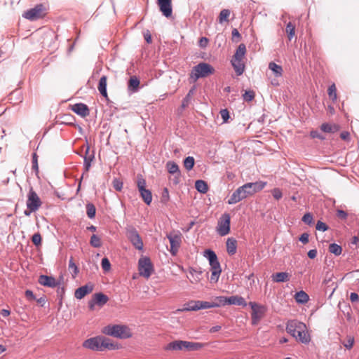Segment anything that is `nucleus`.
<instances>
[{
  "label": "nucleus",
  "instance_id": "f257e3e1",
  "mask_svg": "<svg viewBox=\"0 0 359 359\" xmlns=\"http://www.w3.org/2000/svg\"><path fill=\"white\" fill-rule=\"evenodd\" d=\"M306 325L296 320H290L287 323L286 331L302 344H309L311 341L309 334L306 331Z\"/></svg>",
  "mask_w": 359,
  "mask_h": 359
},
{
  "label": "nucleus",
  "instance_id": "f03ea898",
  "mask_svg": "<svg viewBox=\"0 0 359 359\" xmlns=\"http://www.w3.org/2000/svg\"><path fill=\"white\" fill-rule=\"evenodd\" d=\"M83 346L92 351H103L106 349H115L116 345L111 343L110 339L98 336L85 340L83 343Z\"/></svg>",
  "mask_w": 359,
  "mask_h": 359
},
{
  "label": "nucleus",
  "instance_id": "7ed1b4c3",
  "mask_svg": "<svg viewBox=\"0 0 359 359\" xmlns=\"http://www.w3.org/2000/svg\"><path fill=\"white\" fill-rule=\"evenodd\" d=\"M102 332L118 339H128L132 337L130 329L125 325H109L103 328Z\"/></svg>",
  "mask_w": 359,
  "mask_h": 359
},
{
  "label": "nucleus",
  "instance_id": "20e7f679",
  "mask_svg": "<svg viewBox=\"0 0 359 359\" xmlns=\"http://www.w3.org/2000/svg\"><path fill=\"white\" fill-rule=\"evenodd\" d=\"M204 257H206L210 266V271L212 272L211 274V281L214 283H217L219 280V276L222 273V269L220 264L218 261L217 255L212 250H205L204 251Z\"/></svg>",
  "mask_w": 359,
  "mask_h": 359
},
{
  "label": "nucleus",
  "instance_id": "39448f33",
  "mask_svg": "<svg viewBox=\"0 0 359 359\" xmlns=\"http://www.w3.org/2000/svg\"><path fill=\"white\" fill-rule=\"evenodd\" d=\"M215 72V69L208 63L201 62L194 66L191 72L190 78L196 81L200 78H205Z\"/></svg>",
  "mask_w": 359,
  "mask_h": 359
},
{
  "label": "nucleus",
  "instance_id": "423d86ee",
  "mask_svg": "<svg viewBox=\"0 0 359 359\" xmlns=\"http://www.w3.org/2000/svg\"><path fill=\"white\" fill-rule=\"evenodd\" d=\"M126 235L135 248L138 250H143V241L138 231L133 226L128 225L126 227Z\"/></svg>",
  "mask_w": 359,
  "mask_h": 359
},
{
  "label": "nucleus",
  "instance_id": "0eeeda50",
  "mask_svg": "<svg viewBox=\"0 0 359 359\" xmlns=\"http://www.w3.org/2000/svg\"><path fill=\"white\" fill-rule=\"evenodd\" d=\"M138 271L141 276L148 279L154 272V266L147 257H142L138 261Z\"/></svg>",
  "mask_w": 359,
  "mask_h": 359
},
{
  "label": "nucleus",
  "instance_id": "6e6552de",
  "mask_svg": "<svg viewBox=\"0 0 359 359\" xmlns=\"http://www.w3.org/2000/svg\"><path fill=\"white\" fill-rule=\"evenodd\" d=\"M137 186L142 198L147 205H150L152 201V194L150 190L146 189V181L142 177H138Z\"/></svg>",
  "mask_w": 359,
  "mask_h": 359
},
{
  "label": "nucleus",
  "instance_id": "1a4fd4ad",
  "mask_svg": "<svg viewBox=\"0 0 359 359\" xmlns=\"http://www.w3.org/2000/svg\"><path fill=\"white\" fill-rule=\"evenodd\" d=\"M167 238L170 244V252L172 255H176L182 243V234L179 232L170 233L167 234Z\"/></svg>",
  "mask_w": 359,
  "mask_h": 359
},
{
  "label": "nucleus",
  "instance_id": "9d476101",
  "mask_svg": "<svg viewBox=\"0 0 359 359\" xmlns=\"http://www.w3.org/2000/svg\"><path fill=\"white\" fill-rule=\"evenodd\" d=\"M41 201L37 194L31 187L27 194V208L31 211H36L41 205Z\"/></svg>",
  "mask_w": 359,
  "mask_h": 359
},
{
  "label": "nucleus",
  "instance_id": "9b49d317",
  "mask_svg": "<svg viewBox=\"0 0 359 359\" xmlns=\"http://www.w3.org/2000/svg\"><path fill=\"white\" fill-rule=\"evenodd\" d=\"M44 15V9L42 4H38L34 8L24 12L22 17L29 20H36Z\"/></svg>",
  "mask_w": 359,
  "mask_h": 359
},
{
  "label": "nucleus",
  "instance_id": "f8f14e48",
  "mask_svg": "<svg viewBox=\"0 0 359 359\" xmlns=\"http://www.w3.org/2000/svg\"><path fill=\"white\" fill-rule=\"evenodd\" d=\"M230 215L227 213L222 215L218 222L217 233L222 236L227 235L230 231Z\"/></svg>",
  "mask_w": 359,
  "mask_h": 359
},
{
  "label": "nucleus",
  "instance_id": "ddd939ff",
  "mask_svg": "<svg viewBox=\"0 0 359 359\" xmlns=\"http://www.w3.org/2000/svg\"><path fill=\"white\" fill-rule=\"evenodd\" d=\"M266 185V182L261 181L256 182H249L243 185V191L246 194V198L249 196H252L254 194L262 190Z\"/></svg>",
  "mask_w": 359,
  "mask_h": 359
},
{
  "label": "nucleus",
  "instance_id": "4468645a",
  "mask_svg": "<svg viewBox=\"0 0 359 359\" xmlns=\"http://www.w3.org/2000/svg\"><path fill=\"white\" fill-rule=\"evenodd\" d=\"M250 306L252 309V323L253 325L257 324L260 319L263 317L265 311V308L262 306L257 304L255 302H250Z\"/></svg>",
  "mask_w": 359,
  "mask_h": 359
},
{
  "label": "nucleus",
  "instance_id": "2eb2a0df",
  "mask_svg": "<svg viewBox=\"0 0 359 359\" xmlns=\"http://www.w3.org/2000/svg\"><path fill=\"white\" fill-rule=\"evenodd\" d=\"M159 10L165 18L171 17L172 14L171 0H157Z\"/></svg>",
  "mask_w": 359,
  "mask_h": 359
},
{
  "label": "nucleus",
  "instance_id": "dca6fc26",
  "mask_svg": "<svg viewBox=\"0 0 359 359\" xmlns=\"http://www.w3.org/2000/svg\"><path fill=\"white\" fill-rule=\"evenodd\" d=\"M245 198H246V194H245L243 188L241 186L238 187L235 191H233L228 201V203L230 205L235 204Z\"/></svg>",
  "mask_w": 359,
  "mask_h": 359
},
{
  "label": "nucleus",
  "instance_id": "f3484780",
  "mask_svg": "<svg viewBox=\"0 0 359 359\" xmlns=\"http://www.w3.org/2000/svg\"><path fill=\"white\" fill-rule=\"evenodd\" d=\"M71 109L76 114L84 118L89 115L88 107L83 103H76L71 106Z\"/></svg>",
  "mask_w": 359,
  "mask_h": 359
},
{
  "label": "nucleus",
  "instance_id": "a211bd4d",
  "mask_svg": "<svg viewBox=\"0 0 359 359\" xmlns=\"http://www.w3.org/2000/svg\"><path fill=\"white\" fill-rule=\"evenodd\" d=\"M93 290V285L91 283L86 284L77 288L75 291L74 296L78 299H81L86 294L90 293Z\"/></svg>",
  "mask_w": 359,
  "mask_h": 359
},
{
  "label": "nucleus",
  "instance_id": "6ab92c4d",
  "mask_svg": "<svg viewBox=\"0 0 359 359\" xmlns=\"http://www.w3.org/2000/svg\"><path fill=\"white\" fill-rule=\"evenodd\" d=\"M38 282L41 285L49 287H55L58 285V283L56 281L55 278L46 275H41L39 278Z\"/></svg>",
  "mask_w": 359,
  "mask_h": 359
},
{
  "label": "nucleus",
  "instance_id": "aec40b11",
  "mask_svg": "<svg viewBox=\"0 0 359 359\" xmlns=\"http://www.w3.org/2000/svg\"><path fill=\"white\" fill-rule=\"evenodd\" d=\"M185 349V341L176 340L168 344L164 349L165 351H180Z\"/></svg>",
  "mask_w": 359,
  "mask_h": 359
},
{
  "label": "nucleus",
  "instance_id": "412c9836",
  "mask_svg": "<svg viewBox=\"0 0 359 359\" xmlns=\"http://www.w3.org/2000/svg\"><path fill=\"white\" fill-rule=\"evenodd\" d=\"M90 147L88 145L86 149L85 156H83V165L86 172H88L91 166V162L93 161L95 158L94 151H93L91 154H89Z\"/></svg>",
  "mask_w": 359,
  "mask_h": 359
},
{
  "label": "nucleus",
  "instance_id": "4be33fe9",
  "mask_svg": "<svg viewBox=\"0 0 359 359\" xmlns=\"http://www.w3.org/2000/svg\"><path fill=\"white\" fill-rule=\"evenodd\" d=\"M107 76H104V75L102 76L99 81L97 88H98L100 93L104 97H105L107 100H108V95H107Z\"/></svg>",
  "mask_w": 359,
  "mask_h": 359
},
{
  "label": "nucleus",
  "instance_id": "5701e85b",
  "mask_svg": "<svg viewBox=\"0 0 359 359\" xmlns=\"http://www.w3.org/2000/svg\"><path fill=\"white\" fill-rule=\"evenodd\" d=\"M227 304L229 305H238V306H246L247 302L245 300V299L242 297L239 296H231L227 297Z\"/></svg>",
  "mask_w": 359,
  "mask_h": 359
},
{
  "label": "nucleus",
  "instance_id": "b1692460",
  "mask_svg": "<svg viewBox=\"0 0 359 359\" xmlns=\"http://www.w3.org/2000/svg\"><path fill=\"white\" fill-rule=\"evenodd\" d=\"M231 62L237 76L242 75L245 70V65L243 60L232 59Z\"/></svg>",
  "mask_w": 359,
  "mask_h": 359
},
{
  "label": "nucleus",
  "instance_id": "393cba45",
  "mask_svg": "<svg viewBox=\"0 0 359 359\" xmlns=\"http://www.w3.org/2000/svg\"><path fill=\"white\" fill-rule=\"evenodd\" d=\"M200 310V301H190L184 305V306L178 309V311H191Z\"/></svg>",
  "mask_w": 359,
  "mask_h": 359
},
{
  "label": "nucleus",
  "instance_id": "a878e982",
  "mask_svg": "<svg viewBox=\"0 0 359 359\" xmlns=\"http://www.w3.org/2000/svg\"><path fill=\"white\" fill-rule=\"evenodd\" d=\"M339 125L333 123H324L320 126V130L324 133H334L339 130Z\"/></svg>",
  "mask_w": 359,
  "mask_h": 359
},
{
  "label": "nucleus",
  "instance_id": "bb28decb",
  "mask_svg": "<svg viewBox=\"0 0 359 359\" xmlns=\"http://www.w3.org/2000/svg\"><path fill=\"white\" fill-rule=\"evenodd\" d=\"M271 278L274 282L283 283L290 280V276L287 272H278L272 274Z\"/></svg>",
  "mask_w": 359,
  "mask_h": 359
},
{
  "label": "nucleus",
  "instance_id": "cd10ccee",
  "mask_svg": "<svg viewBox=\"0 0 359 359\" xmlns=\"http://www.w3.org/2000/svg\"><path fill=\"white\" fill-rule=\"evenodd\" d=\"M237 241L233 238H229L226 241V251L229 255H233L236 252Z\"/></svg>",
  "mask_w": 359,
  "mask_h": 359
},
{
  "label": "nucleus",
  "instance_id": "c85d7f7f",
  "mask_svg": "<svg viewBox=\"0 0 359 359\" xmlns=\"http://www.w3.org/2000/svg\"><path fill=\"white\" fill-rule=\"evenodd\" d=\"M166 168L169 173L172 175H177V177L181 176L179 166L174 161H168L166 163Z\"/></svg>",
  "mask_w": 359,
  "mask_h": 359
},
{
  "label": "nucleus",
  "instance_id": "c756f323",
  "mask_svg": "<svg viewBox=\"0 0 359 359\" xmlns=\"http://www.w3.org/2000/svg\"><path fill=\"white\" fill-rule=\"evenodd\" d=\"M93 297L95 300L96 304L100 306L104 305L109 300L108 297L102 292L94 294Z\"/></svg>",
  "mask_w": 359,
  "mask_h": 359
},
{
  "label": "nucleus",
  "instance_id": "7c9ffc66",
  "mask_svg": "<svg viewBox=\"0 0 359 359\" xmlns=\"http://www.w3.org/2000/svg\"><path fill=\"white\" fill-rule=\"evenodd\" d=\"M140 80L135 76H131L128 81V88L131 92H136L138 90Z\"/></svg>",
  "mask_w": 359,
  "mask_h": 359
},
{
  "label": "nucleus",
  "instance_id": "2f4dec72",
  "mask_svg": "<svg viewBox=\"0 0 359 359\" xmlns=\"http://www.w3.org/2000/svg\"><path fill=\"white\" fill-rule=\"evenodd\" d=\"M269 69L271 70L276 77H280L283 74V68L280 65L271 62L269 64Z\"/></svg>",
  "mask_w": 359,
  "mask_h": 359
},
{
  "label": "nucleus",
  "instance_id": "473e14b6",
  "mask_svg": "<svg viewBox=\"0 0 359 359\" xmlns=\"http://www.w3.org/2000/svg\"><path fill=\"white\" fill-rule=\"evenodd\" d=\"M245 53H246V47H245V44L241 43L238 46V48L236 49V53L232 59H236V60L239 59V60H243V58L244 57Z\"/></svg>",
  "mask_w": 359,
  "mask_h": 359
},
{
  "label": "nucleus",
  "instance_id": "72a5a7b5",
  "mask_svg": "<svg viewBox=\"0 0 359 359\" xmlns=\"http://www.w3.org/2000/svg\"><path fill=\"white\" fill-rule=\"evenodd\" d=\"M189 273L192 276V279H190V281L192 283H198L201 280V276L202 274V271H201L197 270V269H194V268H190L189 269Z\"/></svg>",
  "mask_w": 359,
  "mask_h": 359
},
{
  "label": "nucleus",
  "instance_id": "f704fd0d",
  "mask_svg": "<svg viewBox=\"0 0 359 359\" xmlns=\"http://www.w3.org/2000/svg\"><path fill=\"white\" fill-rule=\"evenodd\" d=\"M195 187L198 192L202 194L206 193L208 190V184L202 180H198L196 181Z\"/></svg>",
  "mask_w": 359,
  "mask_h": 359
},
{
  "label": "nucleus",
  "instance_id": "c9c22d12",
  "mask_svg": "<svg viewBox=\"0 0 359 359\" xmlns=\"http://www.w3.org/2000/svg\"><path fill=\"white\" fill-rule=\"evenodd\" d=\"M196 87L193 86L188 92L187 95L183 99L182 102V107L183 109L187 107L191 102L192 95L195 93Z\"/></svg>",
  "mask_w": 359,
  "mask_h": 359
},
{
  "label": "nucleus",
  "instance_id": "e433bc0d",
  "mask_svg": "<svg viewBox=\"0 0 359 359\" xmlns=\"http://www.w3.org/2000/svg\"><path fill=\"white\" fill-rule=\"evenodd\" d=\"M294 297L296 302L300 304L306 303L309 299V295L304 291L302 290L297 292L295 294Z\"/></svg>",
  "mask_w": 359,
  "mask_h": 359
},
{
  "label": "nucleus",
  "instance_id": "4c0bfd02",
  "mask_svg": "<svg viewBox=\"0 0 359 359\" xmlns=\"http://www.w3.org/2000/svg\"><path fill=\"white\" fill-rule=\"evenodd\" d=\"M227 297L219 296L214 299L212 305L214 308L220 307L227 304Z\"/></svg>",
  "mask_w": 359,
  "mask_h": 359
},
{
  "label": "nucleus",
  "instance_id": "58836bf2",
  "mask_svg": "<svg viewBox=\"0 0 359 359\" xmlns=\"http://www.w3.org/2000/svg\"><path fill=\"white\" fill-rule=\"evenodd\" d=\"M68 269L71 271L72 278H75L79 273V269L76 264L74 263L72 257L69 259Z\"/></svg>",
  "mask_w": 359,
  "mask_h": 359
},
{
  "label": "nucleus",
  "instance_id": "ea45409f",
  "mask_svg": "<svg viewBox=\"0 0 359 359\" xmlns=\"http://www.w3.org/2000/svg\"><path fill=\"white\" fill-rule=\"evenodd\" d=\"M230 11L229 9H223L220 11L218 20L220 24H222L224 22H229V17L230 15Z\"/></svg>",
  "mask_w": 359,
  "mask_h": 359
},
{
  "label": "nucleus",
  "instance_id": "a19ab883",
  "mask_svg": "<svg viewBox=\"0 0 359 359\" xmlns=\"http://www.w3.org/2000/svg\"><path fill=\"white\" fill-rule=\"evenodd\" d=\"M285 32L287 34L288 39L291 41L295 35V25L291 22H289L286 25Z\"/></svg>",
  "mask_w": 359,
  "mask_h": 359
},
{
  "label": "nucleus",
  "instance_id": "79ce46f5",
  "mask_svg": "<svg viewBox=\"0 0 359 359\" xmlns=\"http://www.w3.org/2000/svg\"><path fill=\"white\" fill-rule=\"evenodd\" d=\"M203 346V345L201 343L185 341V349L187 350H199Z\"/></svg>",
  "mask_w": 359,
  "mask_h": 359
},
{
  "label": "nucleus",
  "instance_id": "37998d69",
  "mask_svg": "<svg viewBox=\"0 0 359 359\" xmlns=\"http://www.w3.org/2000/svg\"><path fill=\"white\" fill-rule=\"evenodd\" d=\"M329 251L334 255L339 256L341 254L342 248L337 243H332L329 246Z\"/></svg>",
  "mask_w": 359,
  "mask_h": 359
},
{
  "label": "nucleus",
  "instance_id": "c03bdc74",
  "mask_svg": "<svg viewBox=\"0 0 359 359\" xmlns=\"http://www.w3.org/2000/svg\"><path fill=\"white\" fill-rule=\"evenodd\" d=\"M86 214L90 219H93L95 216L96 208L93 203H87L86 206Z\"/></svg>",
  "mask_w": 359,
  "mask_h": 359
},
{
  "label": "nucleus",
  "instance_id": "a18cd8bd",
  "mask_svg": "<svg viewBox=\"0 0 359 359\" xmlns=\"http://www.w3.org/2000/svg\"><path fill=\"white\" fill-rule=\"evenodd\" d=\"M327 93L330 98L333 102H335L337 100V88L334 83L329 86Z\"/></svg>",
  "mask_w": 359,
  "mask_h": 359
},
{
  "label": "nucleus",
  "instance_id": "49530a36",
  "mask_svg": "<svg viewBox=\"0 0 359 359\" xmlns=\"http://www.w3.org/2000/svg\"><path fill=\"white\" fill-rule=\"evenodd\" d=\"M90 244L94 248H100L102 245L101 239L99 236L95 234L92 235Z\"/></svg>",
  "mask_w": 359,
  "mask_h": 359
},
{
  "label": "nucleus",
  "instance_id": "de8ad7c7",
  "mask_svg": "<svg viewBox=\"0 0 359 359\" xmlns=\"http://www.w3.org/2000/svg\"><path fill=\"white\" fill-rule=\"evenodd\" d=\"M184 165L188 170H191L194 165V158L192 156L187 157L184 161Z\"/></svg>",
  "mask_w": 359,
  "mask_h": 359
},
{
  "label": "nucleus",
  "instance_id": "09e8293b",
  "mask_svg": "<svg viewBox=\"0 0 359 359\" xmlns=\"http://www.w3.org/2000/svg\"><path fill=\"white\" fill-rule=\"evenodd\" d=\"M255 94L253 90H246L243 95V100L246 102H250L255 98Z\"/></svg>",
  "mask_w": 359,
  "mask_h": 359
},
{
  "label": "nucleus",
  "instance_id": "8fccbe9b",
  "mask_svg": "<svg viewBox=\"0 0 359 359\" xmlns=\"http://www.w3.org/2000/svg\"><path fill=\"white\" fill-rule=\"evenodd\" d=\"M302 222H304L305 224H309V225H311L313 224V215L310 212H307L306 213L302 219Z\"/></svg>",
  "mask_w": 359,
  "mask_h": 359
},
{
  "label": "nucleus",
  "instance_id": "3c124183",
  "mask_svg": "<svg viewBox=\"0 0 359 359\" xmlns=\"http://www.w3.org/2000/svg\"><path fill=\"white\" fill-rule=\"evenodd\" d=\"M101 266L104 271L107 272L111 269V264L108 258L104 257L101 262Z\"/></svg>",
  "mask_w": 359,
  "mask_h": 359
},
{
  "label": "nucleus",
  "instance_id": "603ef678",
  "mask_svg": "<svg viewBox=\"0 0 359 359\" xmlns=\"http://www.w3.org/2000/svg\"><path fill=\"white\" fill-rule=\"evenodd\" d=\"M32 170L36 174L39 172L38 156L36 153L32 154Z\"/></svg>",
  "mask_w": 359,
  "mask_h": 359
},
{
  "label": "nucleus",
  "instance_id": "864d4df0",
  "mask_svg": "<svg viewBox=\"0 0 359 359\" xmlns=\"http://www.w3.org/2000/svg\"><path fill=\"white\" fill-rule=\"evenodd\" d=\"M32 241L37 247L41 245V234L39 233H34L32 236Z\"/></svg>",
  "mask_w": 359,
  "mask_h": 359
},
{
  "label": "nucleus",
  "instance_id": "5fc2aeb1",
  "mask_svg": "<svg viewBox=\"0 0 359 359\" xmlns=\"http://www.w3.org/2000/svg\"><path fill=\"white\" fill-rule=\"evenodd\" d=\"M222 118L223 119L224 123H226L229 119V111L227 109H221L219 111Z\"/></svg>",
  "mask_w": 359,
  "mask_h": 359
},
{
  "label": "nucleus",
  "instance_id": "6e6d98bb",
  "mask_svg": "<svg viewBox=\"0 0 359 359\" xmlns=\"http://www.w3.org/2000/svg\"><path fill=\"white\" fill-rule=\"evenodd\" d=\"M271 193H272V195H273V198L275 199H276V200H280L282 198V196H283L282 191L278 188L273 189L271 191Z\"/></svg>",
  "mask_w": 359,
  "mask_h": 359
},
{
  "label": "nucleus",
  "instance_id": "4d7b16f0",
  "mask_svg": "<svg viewBox=\"0 0 359 359\" xmlns=\"http://www.w3.org/2000/svg\"><path fill=\"white\" fill-rule=\"evenodd\" d=\"M316 229L318 231H325L328 229V226L321 221H318Z\"/></svg>",
  "mask_w": 359,
  "mask_h": 359
},
{
  "label": "nucleus",
  "instance_id": "13d9d810",
  "mask_svg": "<svg viewBox=\"0 0 359 359\" xmlns=\"http://www.w3.org/2000/svg\"><path fill=\"white\" fill-rule=\"evenodd\" d=\"M169 192L167 188H164L162 196H161V202L163 203H166L169 201Z\"/></svg>",
  "mask_w": 359,
  "mask_h": 359
},
{
  "label": "nucleus",
  "instance_id": "bf43d9fd",
  "mask_svg": "<svg viewBox=\"0 0 359 359\" xmlns=\"http://www.w3.org/2000/svg\"><path fill=\"white\" fill-rule=\"evenodd\" d=\"M214 308L212 302L200 301V309H206Z\"/></svg>",
  "mask_w": 359,
  "mask_h": 359
},
{
  "label": "nucleus",
  "instance_id": "052dcab7",
  "mask_svg": "<svg viewBox=\"0 0 359 359\" xmlns=\"http://www.w3.org/2000/svg\"><path fill=\"white\" fill-rule=\"evenodd\" d=\"M113 187L116 191H121L123 188V182L117 179L113 181Z\"/></svg>",
  "mask_w": 359,
  "mask_h": 359
},
{
  "label": "nucleus",
  "instance_id": "680f3d73",
  "mask_svg": "<svg viewBox=\"0 0 359 359\" xmlns=\"http://www.w3.org/2000/svg\"><path fill=\"white\" fill-rule=\"evenodd\" d=\"M353 344H354V338L353 337H348L347 341L345 343H344V346L346 348L351 349L353 347Z\"/></svg>",
  "mask_w": 359,
  "mask_h": 359
},
{
  "label": "nucleus",
  "instance_id": "e2e57ef3",
  "mask_svg": "<svg viewBox=\"0 0 359 359\" xmlns=\"http://www.w3.org/2000/svg\"><path fill=\"white\" fill-rule=\"evenodd\" d=\"M310 136L312 138H318L321 140H324L325 139V137L323 135H322L320 133H319L318 131H317V130L311 131Z\"/></svg>",
  "mask_w": 359,
  "mask_h": 359
},
{
  "label": "nucleus",
  "instance_id": "0e129e2a",
  "mask_svg": "<svg viewBox=\"0 0 359 359\" xmlns=\"http://www.w3.org/2000/svg\"><path fill=\"white\" fill-rule=\"evenodd\" d=\"M337 216L339 219L345 220L347 218L348 214L342 210H338L337 211Z\"/></svg>",
  "mask_w": 359,
  "mask_h": 359
},
{
  "label": "nucleus",
  "instance_id": "69168bd1",
  "mask_svg": "<svg viewBox=\"0 0 359 359\" xmlns=\"http://www.w3.org/2000/svg\"><path fill=\"white\" fill-rule=\"evenodd\" d=\"M309 235L307 233H304L300 236L299 240L302 243L306 244L309 242Z\"/></svg>",
  "mask_w": 359,
  "mask_h": 359
},
{
  "label": "nucleus",
  "instance_id": "338daca9",
  "mask_svg": "<svg viewBox=\"0 0 359 359\" xmlns=\"http://www.w3.org/2000/svg\"><path fill=\"white\" fill-rule=\"evenodd\" d=\"M340 137L345 141H350V133L348 131H343L340 134Z\"/></svg>",
  "mask_w": 359,
  "mask_h": 359
},
{
  "label": "nucleus",
  "instance_id": "774afa93",
  "mask_svg": "<svg viewBox=\"0 0 359 359\" xmlns=\"http://www.w3.org/2000/svg\"><path fill=\"white\" fill-rule=\"evenodd\" d=\"M199 46L201 48H205L207 46L208 43V39L206 37H201L199 40Z\"/></svg>",
  "mask_w": 359,
  "mask_h": 359
}]
</instances>
